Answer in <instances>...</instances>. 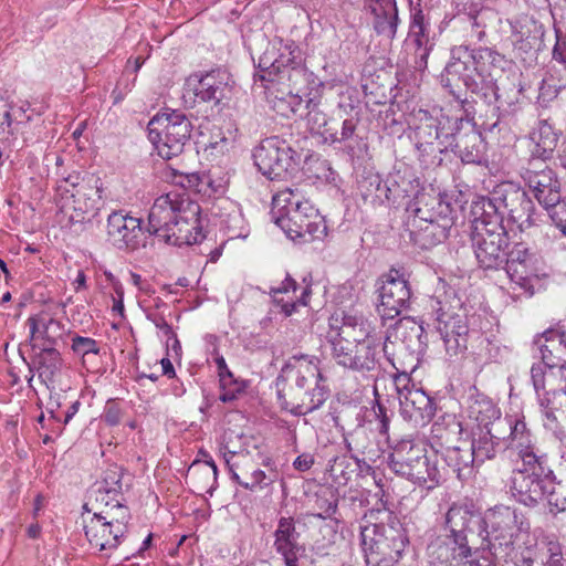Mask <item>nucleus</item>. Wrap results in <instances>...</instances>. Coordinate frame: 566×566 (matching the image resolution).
<instances>
[{
  "label": "nucleus",
  "mask_w": 566,
  "mask_h": 566,
  "mask_svg": "<svg viewBox=\"0 0 566 566\" xmlns=\"http://www.w3.org/2000/svg\"><path fill=\"white\" fill-rule=\"evenodd\" d=\"M509 458L512 461L510 488L513 496L526 506H535L544 500L551 486L553 471L547 463L546 453L534 443V439L524 421L509 423Z\"/></svg>",
  "instance_id": "nucleus-1"
},
{
  "label": "nucleus",
  "mask_w": 566,
  "mask_h": 566,
  "mask_svg": "<svg viewBox=\"0 0 566 566\" xmlns=\"http://www.w3.org/2000/svg\"><path fill=\"white\" fill-rule=\"evenodd\" d=\"M148 231L176 247L200 243L205 239L201 208L187 192L169 191L154 201Z\"/></svg>",
  "instance_id": "nucleus-2"
},
{
  "label": "nucleus",
  "mask_w": 566,
  "mask_h": 566,
  "mask_svg": "<svg viewBox=\"0 0 566 566\" xmlns=\"http://www.w3.org/2000/svg\"><path fill=\"white\" fill-rule=\"evenodd\" d=\"M360 538L368 566H394L408 543L399 518L382 506L365 513L360 524Z\"/></svg>",
  "instance_id": "nucleus-3"
},
{
  "label": "nucleus",
  "mask_w": 566,
  "mask_h": 566,
  "mask_svg": "<svg viewBox=\"0 0 566 566\" xmlns=\"http://www.w3.org/2000/svg\"><path fill=\"white\" fill-rule=\"evenodd\" d=\"M271 212L275 224L292 241L311 242L323 239L327 233L324 218L300 187L277 191L272 198Z\"/></svg>",
  "instance_id": "nucleus-4"
},
{
  "label": "nucleus",
  "mask_w": 566,
  "mask_h": 566,
  "mask_svg": "<svg viewBox=\"0 0 566 566\" xmlns=\"http://www.w3.org/2000/svg\"><path fill=\"white\" fill-rule=\"evenodd\" d=\"M259 69L254 78L264 83V88L271 95L275 91L282 95H291L295 91L298 95L303 80L312 75L301 65L300 49L293 41L273 42L272 48L259 59Z\"/></svg>",
  "instance_id": "nucleus-5"
},
{
  "label": "nucleus",
  "mask_w": 566,
  "mask_h": 566,
  "mask_svg": "<svg viewBox=\"0 0 566 566\" xmlns=\"http://www.w3.org/2000/svg\"><path fill=\"white\" fill-rule=\"evenodd\" d=\"M113 506L95 512L85 521L84 533L90 547L109 556L126 538L130 521L129 509L116 500Z\"/></svg>",
  "instance_id": "nucleus-6"
},
{
  "label": "nucleus",
  "mask_w": 566,
  "mask_h": 566,
  "mask_svg": "<svg viewBox=\"0 0 566 566\" xmlns=\"http://www.w3.org/2000/svg\"><path fill=\"white\" fill-rule=\"evenodd\" d=\"M486 530L488 547L481 549L493 557L506 558L513 549L517 534L527 531L530 524L524 515L516 509L507 505H495L490 509L483 518Z\"/></svg>",
  "instance_id": "nucleus-7"
},
{
  "label": "nucleus",
  "mask_w": 566,
  "mask_h": 566,
  "mask_svg": "<svg viewBox=\"0 0 566 566\" xmlns=\"http://www.w3.org/2000/svg\"><path fill=\"white\" fill-rule=\"evenodd\" d=\"M148 138L157 154L166 160L184 151L190 138L192 124L179 111H165L155 115L148 123Z\"/></svg>",
  "instance_id": "nucleus-8"
},
{
  "label": "nucleus",
  "mask_w": 566,
  "mask_h": 566,
  "mask_svg": "<svg viewBox=\"0 0 566 566\" xmlns=\"http://www.w3.org/2000/svg\"><path fill=\"white\" fill-rule=\"evenodd\" d=\"M253 158L258 169L271 180L292 176L301 163V155L279 136L263 139L254 149Z\"/></svg>",
  "instance_id": "nucleus-9"
},
{
  "label": "nucleus",
  "mask_w": 566,
  "mask_h": 566,
  "mask_svg": "<svg viewBox=\"0 0 566 566\" xmlns=\"http://www.w3.org/2000/svg\"><path fill=\"white\" fill-rule=\"evenodd\" d=\"M226 463L232 480L249 491L262 490L273 484L277 479V472L273 469L271 459L262 460L264 469L249 454L244 452L224 455Z\"/></svg>",
  "instance_id": "nucleus-10"
},
{
  "label": "nucleus",
  "mask_w": 566,
  "mask_h": 566,
  "mask_svg": "<svg viewBox=\"0 0 566 566\" xmlns=\"http://www.w3.org/2000/svg\"><path fill=\"white\" fill-rule=\"evenodd\" d=\"M378 298L377 313L382 321L394 319L407 310L411 290L406 274L394 268L384 274L378 289Z\"/></svg>",
  "instance_id": "nucleus-11"
},
{
  "label": "nucleus",
  "mask_w": 566,
  "mask_h": 566,
  "mask_svg": "<svg viewBox=\"0 0 566 566\" xmlns=\"http://www.w3.org/2000/svg\"><path fill=\"white\" fill-rule=\"evenodd\" d=\"M416 118L419 122L415 129L416 147L423 156H436L452 146V133L446 132L444 127L449 118L433 117L424 109H419Z\"/></svg>",
  "instance_id": "nucleus-12"
},
{
  "label": "nucleus",
  "mask_w": 566,
  "mask_h": 566,
  "mask_svg": "<svg viewBox=\"0 0 566 566\" xmlns=\"http://www.w3.org/2000/svg\"><path fill=\"white\" fill-rule=\"evenodd\" d=\"M472 248L479 265L485 270H496L505 261L506 231L484 230L481 226L471 233Z\"/></svg>",
  "instance_id": "nucleus-13"
},
{
  "label": "nucleus",
  "mask_w": 566,
  "mask_h": 566,
  "mask_svg": "<svg viewBox=\"0 0 566 566\" xmlns=\"http://www.w3.org/2000/svg\"><path fill=\"white\" fill-rule=\"evenodd\" d=\"M381 339L366 340L358 344H335L332 356L335 361L357 371H371L379 365Z\"/></svg>",
  "instance_id": "nucleus-14"
},
{
  "label": "nucleus",
  "mask_w": 566,
  "mask_h": 566,
  "mask_svg": "<svg viewBox=\"0 0 566 566\" xmlns=\"http://www.w3.org/2000/svg\"><path fill=\"white\" fill-rule=\"evenodd\" d=\"M521 177L533 191L539 205L556 202L560 193V184L555 171L546 161L528 159L522 168Z\"/></svg>",
  "instance_id": "nucleus-15"
},
{
  "label": "nucleus",
  "mask_w": 566,
  "mask_h": 566,
  "mask_svg": "<svg viewBox=\"0 0 566 566\" xmlns=\"http://www.w3.org/2000/svg\"><path fill=\"white\" fill-rule=\"evenodd\" d=\"M488 49H470L468 45H459L452 49L451 60L446 66L447 76L458 78L463 85L473 93L480 90L478 77L479 61L483 59V54L488 53Z\"/></svg>",
  "instance_id": "nucleus-16"
},
{
  "label": "nucleus",
  "mask_w": 566,
  "mask_h": 566,
  "mask_svg": "<svg viewBox=\"0 0 566 566\" xmlns=\"http://www.w3.org/2000/svg\"><path fill=\"white\" fill-rule=\"evenodd\" d=\"M329 328L327 338L332 350L335 348V344H358L380 339L375 336V329L370 323L361 316L334 314L329 317Z\"/></svg>",
  "instance_id": "nucleus-17"
},
{
  "label": "nucleus",
  "mask_w": 566,
  "mask_h": 566,
  "mask_svg": "<svg viewBox=\"0 0 566 566\" xmlns=\"http://www.w3.org/2000/svg\"><path fill=\"white\" fill-rule=\"evenodd\" d=\"M106 234L116 249L137 250L143 237L142 220L123 210L113 211L107 217Z\"/></svg>",
  "instance_id": "nucleus-18"
},
{
  "label": "nucleus",
  "mask_w": 566,
  "mask_h": 566,
  "mask_svg": "<svg viewBox=\"0 0 566 566\" xmlns=\"http://www.w3.org/2000/svg\"><path fill=\"white\" fill-rule=\"evenodd\" d=\"M505 270L511 281L528 291L532 280L539 275L538 259L525 243H516L506 252Z\"/></svg>",
  "instance_id": "nucleus-19"
},
{
  "label": "nucleus",
  "mask_w": 566,
  "mask_h": 566,
  "mask_svg": "<svg viewBox=\"0 0 566 566\" xmlns=\"http://www.w3.org/2000/svg\"><path fill=\"white\" fill-rule=\"evenodd\" d=\"M494 193L503 214L506 212L509 220L516 223L521 231L531 226L534 206L524 190L513 185H504L499 187Z\"/></svg>",
  "instance_id": "nucleus-20"
},
{
  "label": "nucleus",
  "mask_w": 566,
  "mask_h": 566,
  "mask_svg": "<svg viewBox=\"0 0 566 566\" xmlns=\"http://www.w3.org/2000/svg\"><path fill=\"white\" fill-rule=\"evenodd\" d=\"M428 556L432 566H449L450 563L472 556L467 536L448 532L428 546Z\"/></svg>",
  "instance_id": "nucleus-21"
},
{
  "label": "nucleus",
  "mask_w": 566,
  "mask_h": 566,
  "mask_svg": "<svg viewBox=\"0 0 566 566\" xmlns=\"http://www.w3.org/2000/svg\"><path fill=\"white\" fill-rule=\"evenodd\" d=\"M282 406L295 416L307 415L318 409L327 399V388L319 384L304 388H287L280 394Z\"/></svg>",
  "instance_id": "nucleus-22"
},
{
  "label": "nucleus",
  "mask_w": 566,
  "mask_h": 566,
  "mask_svg": "<svg viewBox=\"0 0 566 566\" xmlns=\"http://www.w3.org/2000/svg\"><path fill=\"white\" fill-rule=\"evenodd\" d=\"M315 356L305 354L293 355L283 367V373L290 381L289 388H304L319 384L323 380Z\"/></svg>",
  "instance_id": "nucleus-23"
},
{
  "label": "nucleus",
  "mask_w": 566,
  "mask_h": 566,
  "mask_svg": "<svg viewBox=\"0 0 566 566\" xmlns=\"http://www.w3.org/2000/svg\"><path fill=\"white\" fill-rule=\"evenodd\" d=\"M399 405L402 418L412 422L415 427L426 426L436 413L433 400L422 389L416 387L400 397Z\"/></svg>",
  "instance_id": "nucleus-24"
},
{
  "label": "nucleus",
  "mask_w": 566,
  "mask_h": 566,
  "mask_svg": "<svg viewBox=\"0 0 566 566\" xmlns=\"http://www.w3.org/2000/svg\"><path fill=\"white\" fill-rule=\"evenodd\" d=\"M407 212L409 219L422 221H439V219H452V209L450 205L441 198L439 193L419 192L415 199L408 205Z\"/></svg>",
  "instance_id": "nucleus-25"
},
{
  "label": "nucleus",
  "mask_w": 566,
  "mask_h": 566,
  "mask_svg": "<svg viewBox=\"0 0 566 566\" xmlns=\"http://www.w3.org/2000/svg\"><path fill=\"white\" fill-rule=\"evenodd\" d=\"M470 214L473 232L481 226L484 230L506 231L503 226V211L494 192L492 197H476L471 203Z\"/></svg>",
  "instance_id": "nucleus-26"
},
{
  "label": "nucleus",
  "mask_w": 566,
  "mask_h": 566,
  "mask_svg": "<svg viewBox=\"0 0 566 566\" xmlns=\"http://www.w3.org/2000/svg\"><path fill=\"white\" fill-rule=\"evenodd\" d=\"M230 74L217 69L199 76L193 85L196 98L203 103L219 104L229 91Z\"/></svg>",
  "instance_id": "nucleus-27"
},
{
  "label": "nucleus",
  "mask_w": 566,
  "mask_h": 566,
  "mask_svg": "<svg viewBox=\"0 0 566 566\" xmlns=\"http://www.w3.org/2000/svg\"><path fill=\"white\" fill-rule=\"evenodd\" d=\"M437 329L449 356H457L467 349L469 326L464 316L453 315L439 321Z\"/></svg>",
  "instance_id": "nucleus-28"
},
{
  "label": "nucleus",
  "mask_w": 566,
  "mask_h": 566,
  "mask_svg": "<svg viewBox=\"0 0 566 566\" xmlns=\"http://www.w3.org/2000/svg\"><path fill=\"white\" fill-rule=\"evenodd\" d=\"M298 537L294 520L281 517L274 532V548L283 557L285 566H297V554L302 548Z\"/></svg>",
  "instance_id": "nucleus-29"
},
{
  "label": "nucleus",
  "mask_w": 566,
  "mask_h": 566,
  "mask_svg": "<svg viewBox=\"0 0 566 566\" xmlns=\"http://www.w3.org/2000/svg\"><path fill=\"white\" fill-rule=\"evenodd\" d=\"M27 323L33 348L55 346L64 334V325L44 313L29 317Z\"/></svg>",
  "instance_id": "nucleus-30"
},
{
  "label": "nucleus",
  "mask_w": 566,
  "mask_h": 566,
  "mask_svg": "<svg viewBox=\"0 0 566 566\" xmlns=\"http://www.w3.org/2000/svg\"><path fill=\"white\" fill-rule=\"evenodd\" d=\"M562 132L556 129L549 119H541L530 133L534 144L530 159L546 161L553 157Z\"/></svg>",
  "instance_id": "nucleus-31"
},
{
  "label": "nucleus",
  "mask_w": 566,
  "mask_h": 566,
  "mask_svg": "<svg viewBox=\"0 0 566 566\" xmlns=\"http://www.w3.org/2000/svg\"><path fill=\"white\" fill-rule=\"evenodd\" d=\"M409 223L413 228L411 235L413 241L422 249H430L441 242H443L452 228V219H439V221H418L417 219L409 220Z\"/></svg>",
  "instance_id": "nucleus-32"
},
{
  "label": "nucleus",
  "mask_w": 566,
  "mask_h": 566,
  "mask_svg": "<svg viewBox=\"0 0 566 566\" xmlns=\"http://www.w3.org/2000/svg\"><path fill=\"white\" fill-rule=\"evenodd\" d=\"M297 284L294 279L286 275L285 280L277 287L271 289L273 302L285 316H291L298 305H307L310 289L305 287L300 296H295Z\"/></svg>",
  "instance_id": "nucleus-33"
},
{
  "label": "nucleus",
  "mask_w": 566,
  "mask_h": 566,
  "mask_svg": "<svg viewBox=\"0 0 566 566\" xmlns=\"http://www.w3.org/2000/svg\"><path fill=\"white\" fill-rule=\"evenodd\" d=\"M427 452L422 443H417L412 440H401L398 442L391 454L389 455L388 464L391 471L397 475L402 476L411 465H415L423 454Z\"/></svg>",
  "instance_id": "nucleus-34"
},
{
  "label": "nucleus",
  "mask_w": 566,
  "mask_h": 566,
  "mask_svg": "<svg viewBox=\"0 0 566 566\" xmlns=\"http://www.w3.org/2000/svg\"><path fill=\"white\" fill-rule=\"evenodd\" d=\"M539 338H545L546 342L539 345L544 365L551 369H566V333L547 331ZM536 342L539 343L541 339Z\"/></svg>",
  "instance_id": "nucleus-35"
},
{
  "label": "nucleus",
  "mask_w": 566,
  "mask_h": 566,
  "mask_svg": "<svg viewBox=\"0 0 566 566\" xmlns=\"http://www.w3.org/2000/svg\"><path fill=\"white\" fill-rule=\"evenodd\" d=\"M517 420L512 421L504 419L503 421H499L493 423L491 428H489L485 432H481L476 439H474L470 446L474 457L476 458V462H484L488 459H492L495 457L497 449L501 447L502 440L504 438L497 434L499 429L504 424L509 427V423L512 426L515 424Z\"/></svg>",
  "instance_id": "nucleus-36"
},
{
  "label": "nucleus",
  "mask_w": 566,
  "mask_h": 566,
  "mask_svg": "<svg viewBox=\"0 0 566 566\" xmlns=\"http://www.w3.org/2000/svg\"><path fill=\"white\" fill-rule=\"evenodd\" d=\"M481 522L480 516L469 505L454 503L446 514V531L468 537L472 525H480Z\"/></svg>",
  "instance_id": "nucleus-37"
},
{
  "label": "nucleus",
  "mask_w": 566,
  "mask_h": 566,
  "mask_svg": "<svg viewBox=\"0 0 566 566\" xmlns=\"http://www.w3.org/2000/svg\"><path fill=\"white\" fill-rule=\"evenodd\" d=\"M402 478L427 490L434 489L441 482L440 470L436 461L427 455V452L421 460L415 463V465H411V469H408V472H406Z\"/></svg>",
  "instance_id": "nucleus-38"
},
{
  "label": "nucleus",
  "mask_w": 566,
  "mask_h": 566,
  "mask_svg": "<svg viewBox=\"0 0 566 566\" xmlns=\"http://www.w3.org/2000/svg\"><path fill=\"white\" fill-rule=\"evenodd\" d=\"M410 43L415 46L416 64L418 67L427 66V59L429 56L431 45L427 34V27L424 24V17L422 11L416 10L412 14V21L409 31Z\"/></svg>",
  "instance_id": "nucleus-39"
},
{
  "label": "nucleus",
  "mask_w": 566,
  "mask_h": 566,
  "mask_svg": "<svg viewBox=\"0 0 566 566\" xmlns=\"http://www.w3.org/2000/svg\"><path fill=\"white\" fill-rule=\"evenodd\" d=\"M371 433L364 426H358L345 438L346 447L354 453L355 460L375 461L378 458V448L371 439Z\"/></svg>",
  "instance_id": "nucleus-40"
},
{
  "label": "nucleus",
  "mask_w": 566,
  "mask_h": 566,
  "mask_svg": "<svg viewBox=\"0 0 566 566\" xmlns=\"http://www.w3.org/2000/svg\"><path fill=\"white\" fill-rule=\"evenodd\" d=\"M359 190L365 202L373 206L395 200L392 187L388 182H384L377 174L365 177L359 184Z\"/></svg>",
  "instance_id": "nucleus-41"
},
{
  "label": "nucleus",
  "mask_w": 566,
  "mask_h": 566,
  "mask_svg": "<svg viewBox=\"0 0 566 566\" xmlns=\"http://www.w3.org/2000/svg\"><path fill=\"white\" fill-rule=\"evenodd\" d=\"M443 457L447 465L457 474L459 480H467L472 474V465L476 462V458L471 448H448Z\"/></svg>",
  "instance_id": "nucleus-42"
},
{
  "label": "nucleus",
  "mask_w": 566,
  "mask_h": 566,
  "mask_svg": "<svg viewBox=\"0 0 566 566\" xmlns=\"http://www.w3.org/2000/svg\"><path fill=\"white\" fill-rule=\"evenodd\" d=\"M481 137L478 133L471 129L468 134L452 133L450 137V142H452V146L449 148L454 149L459 153L462 161L468 164L478 163L480 160V150L478 148V143Z\"/></svg>",
  "instance_id": "nucleus-43"
},
{
  "label": "nucleus",
  "mask_w": 566,
  "mask_h": 566,
  "mask_svg": "<svg viewBox=\"0 0 566 566\" xmlns=\"http://www.w3.org/2000/svg\"><path fill=\"white\" fill-rule=\"evenodd\" d=\"M99 192L98 187L81 186L76 192H72L69 201L64 205L70 206L78 216H84L97 209L96 206L101 199Z\"/></svg>",
  "instance_id": "nucleus-44"
},
{
  "label": "nucleus",
  "mask_w": 566,
  "mask_h": 566,
  "mask_svg": "<svg viewBox=\"0 0 566 566\" xmlns=\"http://www.w3.org/2000/svg\"><path fill=\"white\" fill-rule=\"evenodd\" d=\"M306 125L311 133L321 136L324 143H327L332 138L335 139V135L332 134L335 122L331 120L318 105H313L308 109L306 115Z\"/></svg>",
  "instance_id": "nucleus-45"
},
{
  "label": "nucleus",
  "mask_w": 566,
  "mask_h": 566,
  "mask_svg": "<svg viewBox=\"0 0 566 566\" xmlns=\"http://www.w3.org/2000/svg\"><path fill=\"white\" fill-rule=\"evenodd\" d=\"M375 30L378 34L394 38L398 25V10L395 0H388L386 6L381 8V12L376 10Z\"/></svg>",
  "instance_id": "nucleus-46"
},
{
  "label": "nucleus",
  "mask_w": 566,
  "mask_h": 566,
  "mask_svg": "<svg viewBox=\"0 0 566 566\" xmlns=\"http://www.w3.org/2000/svg\"><path fill=\"white\" fill-rule=\"evenodd\" d=\"M214 361L220 378V385L223 389L219 398L223 402L232 401L235 399L237 394L242 390V386L234 379L222 356H218Z\"/></svg>",
  "instance_id": "nucleus-47"
},
{
  "label": "nucleus",
  "mask_w": 566,
  "mask_h": 566,
  "mask_svg": "<svg viewBox=\"0 0 566 566\" xmlns=\"http://www.w3.org/2000/svg\"><path fill=\"white\" fill-rule=\"evenodd\" d=\"M124 476L125 471L122 467L111 464L104 471L101 481H98L95 486H98V490L113 493L114 496H120L125 484Z\"/></svg>",
  "instance_id": "nucleus-48"
},
{
  "label": "nucleus",
  "mask_w": 566,
  "mask_h": 566,
  "mask_svg": "<svg viewBox=\"0 0 566 566\" xmlns=\"http://www.w3.org/2000/svg\"><path fill=\"white\" fill-rule=\"evenodd\" d=\"M40 377L52 379L61 367V356L55 346L36 347Z\"/></svg>",
  "instance_id": "nucleus-49"
},
{
  "label": "nucleus",
  "mask_w": 566,
  "mask_h": 566,
  "mask_svg": "<svg viewBox=\"0 0 566 566\" xmlns=\"http://www.w3.org/2000/svg\"><path fill=\"white\" fill-rule=\"evenodd\" d=\"M328 472L335 484L345 486L356 472L355 463L345 455L336 457L329 464Z\"/></svg>",
  "instance_id": "nucleus-50"
},
{
  "label": "nucleus",
  "mask_w": 566,
  "mask_h": 566,
  "mask_svg": "<svg viewBox=\"0 0 566 566\" xmlns=\"http://www.w3.org/2000/svg\"><path fill=\"white\" fill-rule=\"evenodd\" d=\"M539 405L547 420L556 421L555 411L566 408V390H553L539 395Z\"/></svg>",
  "instance_id": "nucleus-51"
},
{
  "label": "nucleus",
  "mask_w": 566,
  "mask_h": 566,
  "mask_svg": "<svg viewBox=\"0 0 566 566\" xmlns=\"http://www.w3.org/2000/svg\"><path fill=\"white\" fill-rule=\"evenodd\" d=\"M315 507L318 510L314 516L326 520L337 511V499L332 492L323 491L316 494Z\"/></svg>",
  "instance_id": "nucleus-52"
},
{
  "label": "nucleus",
  "mask_w": 566,
  "mask_h": 566,
  "mask_svg": "<svg viewBox=\"0 0 566 566\" xmlns=\"http://www.w3.org/2000/svg\"><path fill=\"white\" fill-rule=\"evenodd\" d=\"M543 207L556 227L566 235V198L562 200L559 197L556 202H546Z\"/></svg>",
  "instance_id": "nucleus-53"
},
{
  "label": "nucleus",
  "mask_w": 566,
  "mask_h": 566,
  "mask_svg": "<svg viewBox=\"0 0 566 566\" xmlns=\"http://www.w3.org/2000/svg\"><path fill=\"white\" fill-rule=\"evenodd\" d=\"M81 186L87 185L81 181V177L78 174H72L57 181L56 192L59 193V196H61L62 199L69 201L72 192H76V189H78Z\"/></svg>",
  "instance_id": "nucleus-54"
},
{
  "label": "nucleus",
  "mask_w": 566,
  "mask_h": 566,
  "mask_svg": "<svg viewBox=\"0 0 566 566\" xmlns=\"http://www.w3.org/2000/svg\"><path fill=\"white\" fill-rule=\"evenodd\" d=\"M81 186L87 185L81 181V177L78 174H72L57 181L56 192L59 193V196H61L62 199L69 201L72 192H76V189H78Z\"/></svg>",
  "instance_id": "nucleus-55"
},
{
  "label": "nucleus",
  "mask_w": 566,
  "mask_h": 566,
  "mask_svg": "<svg viewBox=\"0 0 566 566\" xmlns=\"http://www.w3.org/2000/svg\"><path fill=\"white\" fill-rule=\"evenodd\" d=\"M552 513L566 511V496L563 493L562 486H555L551 481V486L545 497Z\"/></svg>",
  "instance_id": "nucleus-56"
},
{
  "label": "nucleus",
  "mask_w": 566,
  "mask_h": 566,
  "mask_svg": "<svg viewBox=\"0 0 566 566\" xmlns=\"http://www.w3.org/2000/svg\"><path fill=\"white\" fill-rule=\"evenodd\" d=\"M146 317L150 321L159 331L164 333L168 340L175 339L176 345L179 346V340L172 327L167 323L164 315L156 311H148Z\"/></svg>",
  "instance_id": "nucleus-57"
},
{
  "label": "nucleus",
  "mask_w": 566,
  "mask_h": 566,
  "mask_svg": "<svg viewBox=\"0 0 566 566\" xmlns=\"http://www.w3.org/2000/svg\"><path fill=\"white\" fill-rule=\"evenodd\" d=\"M72 349L75 354L86 356L88 354H98L97 342L90 337L75 336L72 342Z\"/></svg>",
  "instance_id": "nucleus-58"
},
{
  "label": "nucleus",
  "mask_w": 566,
  "mask_h": 566,
  "mask_svg": "<svg viewBox=\"0 0 566 566\" xmlns=\"http://www.w3.org/2000/svg\"><path fill=\"white\" fill-rule=\"evenodd\" d=\"M336 126L337 125L335 124L332 129V134L335 135V139L332 138L331 140H328L327 143H329V144L343 143V142L349 140L355 134L357 124L353 118L345 119L342 124L340 133H338Z\"/></svg>",
  "instance_id": "nucleus-59"
},
{
  "label": "nucleus",
  "mask_w": 566,
  "mask_h": 566,
  "mask_svg": "<svg viewBox=\"0 0 566 566\" xmlns=\"http://www.w3.org/2000/svg\"><path fill=\"white\" fill-rule=\"evenodd\" d=\"M394 385L399 400L400 397L405 396V392L411 391V388L415 387V385L411 381L410 375L406 371L397 373L394 376Z\"/></svg>",
  "instance_id": "nucleus-60"
},
{
  "label": "nucleus",
  "mask_w": 566,
  "mask_h": 566,
  "mask_svg": "<svg viewBox=\"0 0 566 566\" xmlns=\"http://www.w3.org/2000/svg\"><path fill=\"white\" fill-rule=\"evenodd\" d=\"M544 363L534 364L531 368V378L535 391L539 396V391L545 387V368Z\"/></svg>",
  "instance_id": "nucleus-61"
},
{
  "label": "nucleus",
  "mask_w": 566,
  "mask_h": 566,
  "mask_svg": "<svg viewBox=\"0 0 566 566\" xmlns=\"http://www.w3.org/2000/svg\"><path fill=\"white\" fill-rule=\"evenodd\" d=\"M103 419L109 426L118 424L122 419L120 408L115 402L108 401L104 409Z\"/></svg>",
  "instance_id": "nucleus-62"
},
{
  "label": "nucleus",
  "mask_w": 566,
  "mask_h": 566,
  "mask_svg": "<svg viewBox=\"0 0 566 566\" xmlns=\"http://www.w3.org/2000/svg\"><path fill=\"white\" fill-rule=\"evenodd\" d=\"M243 217L241 213L230 214L228 220L226 221V227L228 229L230 237H241L243 235L242 226Z\"/></svg>",
  "instance_id": "nucleus-63"
},
{
  "label": "nucleus",
  "mask_w": 566,
  "mask_h": 566,
  "mask_svg": "<svg viewBox=\"0 0 566 566\" xmlns=\"http://www.w3.org/2000/svg\"><path fill=\"white\" fill-rule=\"evenodd\" d=\"M553 59L560 63L566 71V36H562L558 33L553 49Z\"/></svg>",
  "instance_id": "nucleus-64"
}]
</instances>
